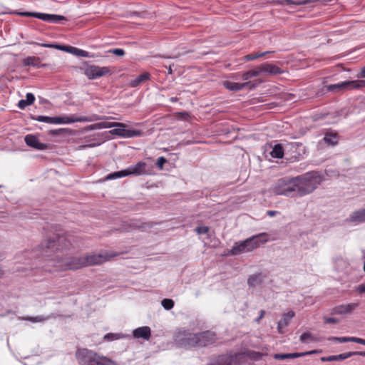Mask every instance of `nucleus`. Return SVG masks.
Returning <instances> with one entry per match:
<instances>
[{"label":"nucleus","mask_w":365,"mask_h":365,"mask_svg":"<svg viewBox=\"0 0 365 365\" xmlns=\"http://www.w3.org/2000/svg\"><path fill=\"white\" fill-rule=\"evenodd\" d=\"M108 259L106 253H93L82 256L68 257L64 259H51L53 262L54 270L78 269L84 267L102 264Z\"/></svg>","instance_id":"f257e3e1"},{"label":"nucleus","mask_w":365,"mask_h":365,"mask_svg":"<svg viewBox=\"0 0 365 365\" xmlns=\"http://www.w3.org/2000/svg\"><path fill=\"white\" fill-rule=\"evenodd\" d=\"M31 118L38 122H43L49 124H71L76 122H92L101 120L115 119V118L112 116L98 115L96 114H93L91 116L81 117H76L75 115L58 117L37 115L32 116Z\"/></svg>","instance_id":"f03ea898"},{"label":"nucleus","mask_w":365,"mask_h":365,"mask_svg":"<svg viewBox=\"0 0 365 365\" xmlns=\"http://www.w3.org/2000/svg\"><path fill=\"white\" fill-rule=\"evenodd\" d=\"M322 177L317 172H311L294 178L296 197L312 193L322 182Z\"/></svg>","instance_id":"7ed1b4c3"},{"label":"nucleus","mask_w":365,"mask_h":365,"mask_svg":"<svg viewBox=\"0 0 365 365\" xmlns=\"http://www.w3.org/2000/svg\"><path fill=\"white\" fill-rule=\"evenodd\" d=\"M268 235L265 232L252 236L245 240L235 242L230 251L231 255H238L242 253L250 252L264 244L268 241Z\"/></svg>","instance_id":"20e7f679"},{"label":"nucleus","mask_w":365,"mask_h":365,"mask_svg":"<svg viewBox=\"0 0 365 365\" xmlns=\"http://www.w3.org/2000/svg\"><path fill=\"white\" fill-rule=\"evenodd\" d=\"M76 356L80 365H118L115 361L88 349H78Z\"/></svg>","instance_id":"39448f33"},{"label":"nucleus","mask_w":365,"mask_h":365,"mask_svg":"<svg viewBox=\"0 0 365 365\" xmlns=\"http://www.w3.org/2000/svg\"><path fill=\"white\" fill-rule=\"evenodd\" d=\"M173 344L178 348L185 349H195V333L189 329L180 327L173 334Z\"/></svg>","instance_id":"423d86ee"},{"label":"nucleus","mask_w":365,"mask_h":365,"mask_svg":"<svg viewBox=\"0 0 365 365\" xmlns=\"http://www.w3.org/2000/svg\"><path fill=\"white\" fill-rule=\"evenodd\" d=\"M70 245H71V240L66 236H58L56 240L49 239L41 244V255L50 257L52 252L68 249Z\"/></svg>","instance_id":"0eeeda50"},{"label":"nucleus","mask_w":365,"mask_h":365,"mask_svg":"<svg viewBox=\"0 0 365 365\" xmlns=\"http://www.w3.org/2000/svg\"><path fill=\"white\" fill-rule=\"evenodd\" d=\"M295 187L294 178H283L274 182L271 191L275 195L296 197Z\"/></svg>","instance_id":"6e6552de"},{"label":"nucleus","mask_w":365,"mask_h":365,"mask_svg":"<svg viewBox=\"0 0 365 365\" xmlns=\"http://www.w3.org/2000/svg\"><path fill=\"white\" fill-rule=\"evenodd\" d=\"M146 164L143 162H138L134 166H130L127 169L114 172L108 175L106 178V180H113L116 178H123L128 175H141L146 173L145 170Z\"/></svg>","instance_id":"1a4fd4ad"},{"label":"nucleus","mask_w":365,"mask_h":365,"mask_svg":"<svg viewBox=\"0 0 365 365\" xmlns=\"http://www.w3.org/2000/svg\"><path fill=\"white\" fill-rule=\"evenodd\" d=\"M217 340V334L211 330L195 333V349L210 346L215 344Z\"/></svg>","instance_id":"9d476101"},{"label":"nucleus","mask_w":365,"mask_h":365,"mask_svg":"<svg viewBox=\"0 0 365 365\" xmlns=\"http://www.w3.org/2000/svg\"><path fill=\"white\" fill-rule=\"evenodd\" d=\"M17 15L21 16L26 17H35L38 19H41L46 22L53 23V24H59L63 21H66V18L61 15L58 14H49L44 13H38V12H14Z\"/></svg>","instance_id":"9b49d317"},{"label":"nucleus","mask_w":365,"mask_h":365,"mask_svg":"<svg viewBox=\"0 0 365 365\" xmlns=\"http://www.w3.org/2000/svg\"><path fill=\"white\" fill-rule=\"evenodd\" d=\"M83 73L89 79H96L102 76L110 75L111 73L109 67L88 65L85 67Z\"/></svg>","instance_id":"f8f14e48"},{"label":"nucleus","mask_w":365,"mask_h":365,"mask_svg":"<svg viewBox=\"0 0 365 365\" xmlns=\"http://www.w3.org/2000/svg\"><path fill=\"white\" fill-rule=\"evenodd\" d=\"M110 124H118L120 126L113 125L112 128L114 129L110 130L111 135H118L123 138H132L135 136H140L141 131L137 130H127L125 129L126 125L122 123H111Z\"/></svg>","instance_id":"ddd939ff"},{"label":"nucleus","mask_w":365,"mask_h":365,"mask_svg":"<svg viewBox=\"0 0 365 365\" xmlns=\"http://www.w3.org/2000/svg\"><path fill=\"white\" fill-rule=\"evenodd\" d=\"M243 354H236L235 355L222 354L219 356L215 362L210 365H240L235 363V360L245 358Z\"/></svg>","instance_id":"4468645a"},{"label":"nucleus","mask_w":365,"mask_h":365,"mask_svg":"<svg viewBox=\"0 0 365 365\" xmlns=\"http://www.w3.org/2000/svg\"><path fill=\"white\" fill-rule=\"evenodd\" d=\"M258 70L260 75H277L282 72L279 67L268 63L259 65Z\"/></svg>","instance_id":"2eb2a0df"},{"label":"nucleus","mask_w":365,"mask_h":365,"mask_svg":"<svg viewBox=\"0 0 365 365\" xmlns=\"http://www.w3.org/2000/svg\"><path fill=\"white\" fill-rule=\"evenodd\" d=\"M24 140L28 146L38 150H46L48 148L47 144L39 142L38 138L34 135H26Z\"/></svg>","instance_id":"dca6fc26"},{"label":"nucleus","mask_w":365,"mask_h":365,"mask_svg":"<svg viewBox=\"0 0 365 365\" xmlns=\"http://www.w3.org/2000/svg\"><path fill=\"white\" fill-rule=\"evenodd\" d=\"M321 351L319 350H312L305 352L301 353H288V354H275L274 355V359L277 360H284L289 359H295L298 357H302L307 355H311L313 354L320 353Z\"/></svg>","instance_id":"f3484780"},{"label":"nucleus","mask_w":365,"mask_h":365,"mask_svg":"<svg viewBox=\"0 0 365 365\" xmlns=\"http://www.w3.org/2000/svg\"><path fill=\"white\" fill-rule=\"evenodd\" d=\"M359 307L358 303H350L346 304H341L333 308L332 314H351Z\"/></svg>","instance_id":"a211bd4d"},{"label":"nucleus","mask_w":365,"mask_h":365,"mask_svg":"<svg viewBox=\"0 0 365 365\" xmlns=\"http://www.w3.org/2000/svg\"><path fill=\"white\" fill-rule=\"evenodd\" d=\"M352 89L351 81H342L336 84L327 86V90L332 93H339Z\"/></svg>","instance_id":"6ab92c4d"},{"label":"nucleus","mask_w":365,"mask_h":365,"mask_svg":"<svg viewBox=\"0 0 365 365\" xmlns=\"http://www.w3.org/2000/svg\"><path fill=\"white\" fill-rule=\"evenodd\" d=\"M294 314L293 311H289L282 315V319L277 324V331L279 334L284 333V329L289 324L290 320L294 317Z\"/></svg>","instance_id":"aec40b11"},{"label":"nucleus","mask_w":365,"mask_h":365,"mask_svg":"<svg viewBox=\"0 0 365 365\" xmlns=\"http://www.w3.org/2000/svg\"><path fill=\"white\" fill-rule=\"evenodd\" d=\"M265 277L266 274L262 272L253 274L249 276L247 284L249 287H255L260 285L264 282Z\"/></svg>","instance_id":"412c9836"},{"label":"nucleus","mask_w":365,"mask_h":365,"mask_svg":"<svg viewBox=\"0 0 365 365\" xmlns=\"http://www.w3.org/2000/svg\"><path fill=\"white\" fill-rule=\"evenodd\" d=\"M133 337L136 339H143L148 340L151 335V330L149 327L144 326L135 329L133 333Z\"/></svg>","instance_id":"4be33fe9"},{"label":"nucleus","mask_w":365,"mask_h":365,"mask_svg":"<svg viewBox=\"0 0 365 365\" xmlns=\"http://www.w3.org/2000/svg\"><path fill=\"white\" fill-rule=\"evenodd\" d=\"M346 221L354 223L365 222V208L353 212Z\"/></svg>","instance_id":"5701e85b"},{"label":"nucleus","mask_w":365,"mask_h":365,"mask_svg":"<svg viewBox=\"0 0 365 365\" xmlns=\"http://www.w3.org/2000/svg\"><path fill=\"white\" fill-rule=\"evenodd\" d=\"M322 140L327 145L334 146L339 142V135L336 132H327L323 138Z\"/></svg>","instance_id":"b1692460"},{"label":"nucleus","mask_w":365,"mask_h":365,"mask_svg":"<svg viewBox=\"0 0 365 365\" xmlns=\"http://www.w3.org/2000/svg\"><path fill=\"white\" fill-rule=\"evenodd\" d=\"M24 66H32L35 68H41L46 66V64L41 63V59L36 56H28L22 61Z\"/></svg>","instance_id":"393cba45"},{"label":"nucleus","mask_w":365,"mask_h":365,"mask_svg":"<svg viewBox=\"0 0 365 365\" xmlns=\"http://www.w3.org/2000/svg\"><path fill=\"white\" fill-rule=\"evenodd\" d=\"M353 356V354L350 352L340 354L339 355H332L329 356H323L321 358V361L323 362L333 361H342L346 359Z\"/></svg>","instance_id":"a878e982"},{"label":"nucleus","mask_w":365,"mask_h":365,"mask_svg":"<svg viewBox=\"0 0 365 365\" xmlns=\"http://www.w3.org/2000/svg\"><path fill=\"white\" fill-rule=\"evenodd\" d=\"M150 75L148 72L141 73L140 75L137 76L135 78H134L130 81V86L132 88L137 87V86H140L141 83H143V82L148 81L150 78Z\"/></svg>","instance_id":"bb28decb"},{"label":"nucleus","mask_w":365,"mask_h":365,"mask_svg":"<svg viewBox=\"0 0 365 365\" xmlns=\"http://www.w3.org/2000/svg\"><path fill=\"white\" fill-rule=\"evenodd\" d=\"M249 83H240L226 81L223 82V86L230 91H237L243 89Z\"/></svg>","instance_id":"cd10ccee"},{"label":"nucleus","mask_w":365,"mask_h":365,"mask_svg":"<svg viewBox=\"0 0 365 365\" xmlns=\"http://www.w3.org/2000/svg\"><path fill=\"white\" fill-rule=\"evenodd\" d=\"M19 319L21 320L29 321L33 323H41V322H45L46 321L50 319L51 316H43V315L36 316V317L27 316V317H19Z\"/></svg>","instance_id":"c85d7f7f"},{"label":"nucleus","mask_w":365,"mask_h":365,"mask_svg":"<svg viewBox=\"0 0 365 365\" xmlns=\"http://www.w3.org/2000/svg\"><path fill=\"white\" fill-rule=\"evenodd\" d=\"M33 43L38 45V46L44 47V48H56V49H58V50H61V51H66L68 53L71 52L70 48L71 46H61V45L52 44V43H36V42H34Z\"/></svg>","instance_id":"c756f323"},{"label":"nucleus","mask_w":365,"mask_h":365,"mask_svg":"<svg viewBox=\"0 0 365 365\" xmlns=\"http://www.w3.org/2000/svg\"><path fill=\"white\" fill-rule=\"evenodd\" d=\"M113 125L118 126V124H110V122L103 121V122L96 123L89 125V129L90 130H101V129H103V128H110ZM119 126H120V125H119Z\"/></svg>","instance_id":"7c9ffc66"},{"label":"nucleus","mask_w":365,"mask_h":365,"mask_svg":"<svg viewBox=\"0 0 365 365\" xmlns=\"http://www.w3.org/2000/svg\"><path fill=\"white\" fill-rule=\"evenodd\" d=\"M284 148L280 144H277L273 147L270 155L272 158H282L284 155Z\"/></svg>","instance_id":"2f4dec72"},{"label":"nucleus","mask_w":365,"mask_h":365,"mask_svg":"<svg viewBox=\"0 0 365 365\" xmlns=\"http://www.w3.org/2000/svg\"><path fill=\"white\" fill-rule=\"evenodd\" d=\"M260 76L259 71L258 70V66L252 70L248 71L242 74V79L246 81L250 78L256 77Z\"/></svg>","instance_id":"473e14b6"},{"label":"nucleus","mask_w":365,"mask_h":365,"mask_svg":"<svg viewBox=\"0 0 365 365\" xmlns=\"http://www.w3.org/2000/svg\"><path fill=\"white\" fill-rule=\"evenodd\" d=\"M70 49H71L70 53L74 54L78 56H82V57H86V58L91 57V56L89 55V53L86 51L81 50V49H79L78 48L73 47V46H71L70 48Z\"/></svg>","instance_id":"72a5a7b5"},{"label":"nucleus","mask_w":365,"mask_h":365,"mask_svg":"<svg viewBox=\"0 0 365 365\" xmlns=\"http://www.w3.org/2000/svg\"><path fill=\"white\" fill-rule=\"evenodd\" d=\"M354 336H343V337H336V336H332L329 338L330 341H338L340 343H344V342H354Z\"/></svg>","instance_id":"f704fd0d"},{"label":"nucleus","mask_w":365,"mask_h":365,"mask_svg":"<svg viewBox=\"0 0 365 365\" xmlns=\"http://www.w3.org/2000/svg\"><path fill=\"white\" fill-rule=\"evenodd\" d=\"M246 353L249 359L255 361L259 360L263 355L262 353L255 351H247Z\"/></svg>","instance_id":"c9c22d12"},{"label":"nucleus","mask_w":365,"mask_h":365,"mask_svg":"<svg viewBox=\"0 0 365 365\" xmlns=\"http://www.w3.org/2000/svg\"><path fill=\"white\" fill-rule=\"evenodd\" d=\"M279 4H282V5H289V6H291V5H303V4H305L307 3V1H293L292 0H279L278 1Z\"/></svg>","instance_id":"e433bc0d"},{"label":"nucleus","mask_w":365,"mask_h":365,"mask_svg":"<svg viewBox=\"0 0 365 365\" xmlns=\"http://www.w3.org/2000/svg\"><path fill=\"white\" fill-rule=\"evenodd\" d=\"M161 304L166 310H170L174 307V302L170 299H164L162 300Z\"/></svg>","instance_id":"4c0bfd02"},{"label":"nucleus","mask_w":365,"mask_h":365,"mask_svg":"<svg viewBox=\"0 0 365 365\" xmlns=\"http://www.w3.org/2000/svg\"><path fill=\"white\" fill-rule=\"evenodd\" d=\"M271 53V51H266V52L259 53H256V54L251 53V54H248V55L245 56V58L247 61H252V60H255V59H256L257 58L264 56L267 53Z\"/></svg>","instance_id":"58836bf2"},{"label":"nucleus","mask_w":365,"mask_h":365,"mask_svg":"<svg viewBox=\"0 0 365 365\" xmlns=\"http://www.w3.org/2000/svg\"><path fill=\"white\" fill-rule=\"evenodd\" d=\"M353 88H365V80L351 81Z\"/></svg>","instance_id":"ea45409f"},{"label":"nucleus","mask_w":365,"mask_h":365,"mask_svg":"<svg viewBox=\"0 0 365 365\" xmlns=\"http://www.w3.org/2000/svg\"><path fill=\"white\" fill-rule=\"evenodd\" d=\"M309 340L312 341L313 336L310 333H304L300 336V341L307 343Z\"/></svg>","instance_id":"a19ab883"},{"label":"nucleus","mask_w":365,"mask_h":365,"mask_svg":"<svg viewBox=\"0 0 365 365\" xmlns=\"http://www.w3.org/2000/svg\"><path fill=\"white\" fill-rule=\"evenodd\" d=\"M120 334L109 333L104 336V339L108 341H113L120 339Z\"/></svg>","instance_id":"79ce46f5"},{"label":"nucleus","mask_w":365,"mask_h":365,"mask_svg":"<svg viewBox=\"0 0 365 365\" xmlns=\"http://www.w3.org/2000/svg\"><path fill=\"white\" fill-rule=\"evenodd\" d=\"M209 230V227L207 226H198L195 230L198 235H203L207 233Z\"/></svg>","instance_id":"37998d69"},{"label":"nucleus","mask_w":365,"mask_h":365,"mask_svg":"<svg viewBox=\"0 0 365 365\" xmlns=\"http://www.w3.org/2000/svg\"><path fill=\"white\" fill-rule=\"evenodd\" d=\"M108 52L116 55L118 56H123L125 55V51L122 48H113L109 50Z\"/></svg>","instance_id":"c03bdc74"},{"label":"nucleus","mask_w":365,"mask_h":365,"mask_svg":"<svg viewBox=\"0 0 365 365\" xmlns=\"http://www.w3.org/2000/svg\"><path fill=\"white\" fill-rule=\"evenodd\" d=\"M25 100L29 103V105H31L35 101V96L31 93H28L26 96Z\"/></svg>","instance_id":"a18cd8bd"},{"label":"nucleus","mask_w":365,"mask_h":365,"mask_svg":"<svg viewBox=\"0 0 365 365\" xmlns=\"http://www.w3.org/2000/svg\"><path fill=\"white\" fill-rule=\"evenodd\" d=\"M167 162V160L164 157H160L156 162V165L160 168H163V165Z\"/></svg>","instance_id":"49530a36"},{"label":"nucleus","mask_w":365,"mask_h":365,"mask_svg":"<svg viewBox=\"0 0 365 365\" xmlns=\"http://www.w3.org/2000/svg\"><path fill=\"white\" fill-rule=\"evenodd\" d=\"M356 291L359 294H362L365 293V283L360 284L356 288Z\"/></svg>","instance_id":"de8ad7c7"},{"label":"nucleus","mask_w":365,"mask_h":365,"mask_svg":"<svg viewBox=\"0 0 365 365\" xmlns=\"http://www.w3.org/2000/svg\"><path fill=\"white\" fill-rule=\"evenodd\" d=\"M324 320L326 324H336L339 322L337 319L332 317H325Z\"/></svg>","instance_id":"09e8293b"},{"label":"nucleus","mask_w":365,"mask_h":365,"mask_svg":"<svg viewBox=\"0 0 365 365\" xmlns=\"http://www.w3.org/2000/svg\"><path fill=\"white\" fill-rule=\"evenodd\" d=\"M27 106H29L26 100H21L18 103V106L21 109H24Z\"/></svg>","instance_id":"8fccbe9b"},{"label":"nucleus","mask_w":365,"mask_h":365,"mask_svg":"<svg viewBox=\"0 0 365 365\" xmlns=\"http://www.w3.org/2000/svg\"><path fill=\"white\" fill-rule=\"evenodd\" d=\"M242 354H245V358L242 359H237V360H235V363L237 364L245 365V361H246L247 358H248V357L247 356V353L246 352L245 353H242Z\"/></svg>","instance_id":"3c124183"},{"label":"nucleus","mask_w":365,"mask_h":365,"mask_svg":"<svg viewBox=\"0 0 365 365\" xmlns=\"http://www.w3.org/2000/svg\"><path fill=\"white\" fill-rule=\"evenodd\" d=\"M354 342L365 345V339L358 337H354Z\"/></svg>","instance_id":"603ef678"},{"label":"nucleus","mask_w":365,"mask_h":365,"mask_svg":"<svg viewBox=\"0 0 365 365\" xmlns=\"http://www.w3.org/2000/svg\"><path fill=\"white\" fill-rule=\"evenodd\" d=\"M301 145H302V143H292L288 145V146L290 148V149H297V148H299Z\"/></svg>","instance_id":"864d4df0"},{"label":"nucleus","mask_w":365,"mask_h":365,"mask_svg":"<svg viewBox=\"0 0 365 365\" xmlns=\"http://www.w3.org/2000/svg\"><path fill=\"white\" fill-rule=\"evenodd\" d=\"M351 354H353V356H365V351H351Z\"/></svg>","instance_id":"5fc2aeb1"},{"label":"nucleus","mask_w":365,"mask_h":365,"mask_svg":"<svg viewBox=\"0 0 365 365\" xmlns=\"http://www.w3.org/2000/svg\"><path fill=\"white\" fill-rule=\"evenodd\" d=\"M265 314V312L264 310L260 311V314L259 315L258 318L256 319L257 322H259L260 319H262L264 317V315Z\"/></svg>","instance_id":"6e6d98bb"},{"label":"nucleus","mask_w":365,"mask_h":365,"mask_svg":"<svg viewBox=\"0 0 365 365\" xmlns=\"http://www.w3.org/2000/svg\"><path fill=\"white\" fill-rule=\"evenodd\" d=\"M63 130V129L61 128V129H58V130H52L51 131V133L54 134V135H58L60 133H61V132Z\"/></svg>","instance_id":"4d7b16f0"},{"label":"nucleus","mask_w":365,"mask_h":365,"mask_svg":"<svg viewBox=\"0 0 365 365\" xmlns=\"http://www.w3.org/2000/svg\"><path fill=\"white\" fill-rule=\"evenodd\" d=\"M276 211H274V210H269L267 211V215L270 217H273L276 215Z\"/></svg>","instance_id":"13d9d810"},{"label":"nucleus","mask_w":365,"mask_h":365,"mask_svg":"<svg viewBox=\"0 0 365 365\" xmlns=\"http://www.w3.org/2000/svg\"><path fill=\"white\" fill-rule=\"evenodd\" d=\"M360 76L361 78H365V67H364L361 71Z\"/></svg>","instance_id":"bf43d9fd"},{"label":"nucleus","mask_w":365,"mask_h":365,"mask_svg":"<svg viewBox=\"0 0 365 365\" xmlns=\"http://www.w3.org/2000/svg\"><path fill=\"white\" fill-rule=\"evenodd\" d=\"M94 146L92 144H88V145H83L82 146H81L82 148H91V147H93Z\"/></svg>","instance_id":"052dcab7"},{"label":"nucleus","mask_w":365,"mask_h":365,"mask_svg":"<svg viewBox=\"0 0 365 365\" xmlns=\"http://www.w3.org/2000/svg\"><path fill=\"white\" fill-rule=\"evenodd\" d=\"M4 275V271L1 268V267L0 266V278Z\"/></svg>","instance_id":"680f3d73"},{"label":"nucleus","mask_w":365,"mask_h":365,"mask_svg":"<svg viewBox=\"0 0 365 365\" xmlns=\"http://www.w3.org/2000/svg\"><path fill=\"white\" fill-rule=\"evenodd\" d=\"M172 72H173V71H172L171 68H170V67H169V68H168V73H169L170 74H171V73H172Z\"/></svg>","instance_id":"e2e57ef3"}]
</instances>
